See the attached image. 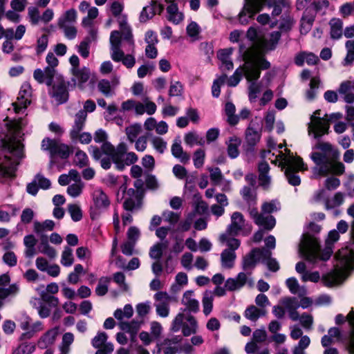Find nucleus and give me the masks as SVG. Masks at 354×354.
<instances>
[{
  "instance_id": "obj_61",
  "label": "nucleus",
  "mask_w": 354,
  "mask_h": 354,
  "mask_svg": "<svg viewBox=\"0 0 354 354\" xmlns=\"http://www.w3.org/2000/svg\"><path fill=\"white\" fill-rule=\"evenodd\" d=\"M310 344V339L308 336L304 335L301 337L298 344L294 348L293 354H306L305 349L308 347Z\"/></svg>"
},
{
  "instance_id": "obj_62",
  "label": "nucleus",
  "mask_w": 354,
  "mask_h": 354,
  "mask_svg": "<svg viewBox=\"0 0 354 354\" xmlns=\"http://www.w3.org/2000/svg\"><path fill=\"white\" fill-rule=\"evenodd\" d=\"M98 90L105 96L109 97L113 94V88L110 81L102 79L97 83Z\"/></svg>"
},
{
  "instance_id": "obj_50",
  "label": "nucleus",
  "mask_w": 354,
  "mask_h": 354,
  "mask_svg": "<svg viewBox=\"0 0 354 354\" xmlns=\"http://www.w3.org/2000/svg\"><path fill=\"white\" fill-rule=\"evenodd\" d=\"M108 335L104 332H98L97 335L92 339V346L99 349H104V346L109 342H106Z\"/></svg>"
},
{
  "instance_id": "obj_52",
  "label": "nucleus",
  "mask_w": 354,
  "mask_h": 354,
  "mask_svg": "<svg viewBox=\"0 0 354 354\" xmlns=\"http://www.w3.org/2000/svg\"><path fill=\"white\" fill-rule=\"evenodd\" d=\"M27 19L32 26H36L41 21V15L38 7L30 6L28 8Z\"/></svg>"
},
{
  "instance_id": "obj_49",
  "label": "nucleus",
  "mask_w": 354,
  "mask_h": 354,
  "mask_svg": "<svg viewBox=\"0 0 354 354\" xmlns=\"http://www.w3.org/2000/svg\"><path fill=\"white\" fill-rule=\"evenodd\" d=\"M214 296L212 292L206 291L204 293L202 304L203 308V313L205 316H208L213 309Z\"/></svg>"
},
{
  "instance_id": "obj_31",
  "label": "nucleus",
  "mask_w": 354,
  "mask_h": 354,
  "mask_svg": "<svg viewBox=\"0 0 354 354\" xmlns=\"http://www.w3.org/2000/svg\"><path fill=\"white\" fill-rule=\"evenodd\" d=\"M174 1L175 0H165L167 3H170L167 8L168 13L167 19L174 24H178L183 19V15L181 12H178L177 6L174 3Z\"/></svg>"
},
{
  "instance_id": "obj_44",
  "label": "nucleus",
  "mask_w": 354,
  "mask_h": 354,
  "mask_svg": "<svg viewBox=\"0 0 354 354\" xmlns=\"http://www.w3.org/2000/svg\"><path fill=\"white\" fill-rule=\"evenodd\" d=\"M24 243L26 246L25 254L27 257H32L36 254L35 245L37 239L32 235H27L24 239Z\"/></svg>"
},
{
  "instance_id": "obj_37",
  "label": "nucleus",
  "mask_w": 354,
  "mask_h": 354,
  "mask_svg": "<svg viewBox=\"0 0 354 354\" xmlns=\"http://www.w3.org/2000/svg\"><path fill=\"white\" fill-rule=\"evenodd\" d=\"M241 139L236 136L229 138L226 141L227 154L231 158H235L239 156V147L241 145Z\"/></svg>"
},
{
  "instance_id": "obj_6",
  "label": "nucleus",
  "mask_w": 354,
  "mask_h": 354,
  "mask_svg": "<svg viewBox=\"0 0 354 354\" xmlns=\"http://www.w3.org/2000/svg\"><path fill=\"white\" fill-rule=\"evenodd\" d=\"M337 263L333 272L324 276L323 279L328 286L341 283L353 268L354 254L346 248L342 249L335 254Z\"/></svg>"
},
{
  "instance_id": "obj_38",
  "label": "nucleus",
  "mask_w": 354,
  "mask_h": 354,
  "mask_svg": "<svg viewBox=\"0 0 354 354\" xmlns=\"http://www.w3.org/2000/svg\"><path fill=\"white\" fill-rule=\"evenodd\" d=\"M171 151L172 155L182 162H187L190 158L189 155L183 151L180 140H174L171 145Z\"/></svg>"
},
{
  "instance_id": "obj_12",
  "label": "nucleus",
  "mask_w": 354,
  "mask_h": 354,
  "mask_svg": "<svg viewBox=\"0 0 354 354\" xmlns=\"http://www.w3.org/2000/svg\"><path fill=\"white\" fill-rule=\"evenodd\" d=\"M329 124L323 118L311 115L310 121L308 125V133L309 136L315 139H319L328 133Z\"/></svg>"
},
{
  "instance_id": "obj_33",
  "label": "nucleus",
  "mask_w": 354,
  "mask_h": 354,
  "mask_svg": "<svg viewBox=\"0 0 354 354\" xmlns=\"http://www.w3.org/2000/svg\"><path fill=\"white\" fill-rule=\"evenodd\" d=\"M232 53V48L222 49L218 52V58L221 62V68L223 70H232L234 67L230 55Z\"/></svg>"
},
{
  "instance_id": "obj_47",
  "label": "nucleus",
  "mask_w": 354,
  "mask_h": 354,
  "mask_svg": "<svg viewBox=\"0 0 354 354\" xmlns=\"http://www.w3.org/2000/svg\"><path fill=\"white\" fill-rule=\"evenodd\" d=\"M142 132V125L140 123H133L125 129V133L128 140L133 143Z\"/></svg>"
},
{
  "instance_id": "obj_51",
  "label": "nucleus",
  "mask_w": 354,
  "mask_h": 354,
  "mask_svg": "<svg viewBox=\"0 0 354 354\" xmlns=\"http://www.w3.org/2000/svg\"><path fill=\"white\" fill-rule=\"evenodd\" d=\"M169 243L167 241H165L162 243H158L155 244L151 247L149 255L152 259H159L162 255L163 250H166L168 247Z\"/></svg>"
},
{
  "instance_id": "obj_28",
  "label": "nucleus",
  "mask_w": 354,
  "mask_h": 354,
  "mask_svg": "<svg viewBox=\"0 0 354 354\" xmlns=\"http://www.w3.org/2000/svg\"><path fill=\"white\" fill-rule=\"evenodd\" d=\"M58 335V328H53L46 331L38 340L37 345L41 348H45L52 345Z\"/></svg>"
},
{
  "instance_id": "obj_3",
  "label": "nucleus",
  "mask_w": 354,
  "mask_h": 354,
  "mask_svg": "<svg viewBox=\"0 0 354 354\" xmlns=\"http://www.w3.org/2000/svg\"><path fill=\"white\" fill-rule=\"evenodd\" d=\"M313 150L310 158L319 167L314 169L315 178L329 174L340 175L344 173V165L335 161L336 154L330 143L317 141Z\"/></svg>"
},
{
  "instance_id": "obj_22",
  "label": "nucleus",
  "mask_w": 354,
  "mask_h": 354,
  "mask_svg": "<svg viewBox=\"0 0 354 354\" xmlns=\"http://www.w3.org/2000/svg\"><path fill=\"white\" fill-rule=\"evenodd\" d=\"M295 270L297 273L301 276L302 281L307 282L311 281L317 283L320 279V274L319 272H309L306 270V266L305 263L300 261L296 264Z\"/></svg>"
},
{
  "instance_id": "obj_59",
  "label": "nucleus",
  "mask_w": 354,
  "mask_h": 354,
  "mask_svg": "<svg viewBox=\"0 0 354 354\" xmlns=\"http://www.w3.org/2000/svg\"><path fill=\"white\" fill-rule=\"evenodd\" d=\"M74 261L73 250L69 247H64L62 253L61 263L66 267L71 266Z\"/></svg>"
},
{
  "instance_id": "obj_64",
  "label": "nucleus",
  "mask_w": 354,
  "mask_h": 354,
  "mask_svg": "<svg viewBox=\"0 0 354 354\" xmlns=\"http://www.w3.org/2000/svg\"><path fill=\"white\" fill-rule=\"evenodd\" d=\"M87 16L83 18L82 24L84 27H91L93 20L95 19L98 15V9L95 7H91L88 10Z\"/></svg>"
},
{
  "instance_id": "obj_2",
  "label": "nucleus",
  "mask_w": 354,
  "mask_h": 354,
  "mask_svg": "<svg viewBox=\"0 0 354 354\" xmlns=\"http://www.w3.org/2000/svg\"><path fill=\"white\" fill-rule=\"evenodd\" d=\"M105 131L98 129L94 135L96 142H103L101 149L92 147V155L95 160H100L101 167L104 169L111 168L112 162L117 169L122 171L126 166L136 163L138 156L133 151L128 152V146L124 142L119 143L116 147L109 142Z\"/></svg>"
},
{
  "instance_id": "obj_41",
  "label": "nucleus",
  "mask_w": 354,
  "mask_h": 354,
  "mask_svg": "<svg viewBox=\"0 0 354 354\" xmlns=\"http://www.w3.org/2000/svg\"><path fill=\"white\" fill-rule=\"evenodd\" d=\"M72 73L78 81V86L83 88V84L86 82L90 77V70L84 67L82 68H72Z\"/></svg>"
},
{
  "instance_id": "obj_16",
  "label": "nucleus",
  "mask_w": 354,
  "mask_h": 354,
  "mask_svg": "<svg viewBox=\"0 0 354 354\" xmlns=\"http://www.w3.org/2000/svg\"><path fill=\"white\" fill-rule=\"evenodd\" d=\"M118 22L120 25V31H118L122 37V42H124V46H127L129 50L134 48V40L131 29L127 24V17L126 15L118 16Z\"/></svg>"
},
{
  "instance_id": "obj_60",
  "label": "nucleus",
  "mask_w": 354,
  "mask_h": 354,
  "mask_svg": "<svg viewBox=\"0 0 354 354\" xmlns=\"http://www.w3.org/2000/svg\"><path fill=\"white\" fill-rule=\"evenodd\" d=\"M84 187V183L82 180H79L68 187L67 194L73 198H76L82 193Z\"/></svg>"
},
{
  "instance_id": "obj_14",
  "label": "nucleus",
  "mask_w": 354,
  "mask_h": 354,
  "mask_svg": "<svg viewBox=\"0 0 354 354\" xmlns=\"http://www.w3.org/2000/svg\"><path fill=\"white\" fill-rule=\"evenodd\" d=\"M268 0H245L243 8L239 15V21L242 24L248 23V19L245 18L248 15L250 18L257 12H260L263 7V5Z\"/></svg>"
},
{
  "instance_id": "obj_34",
  "label": "nucleus",
  "mask_w": 354,
  "mask_h": 354,
  "mask_svg": "<svg viewBox=\"0 0 354 354\" xmlns=\"http://www.w3.org/2000/svg\"><path fill=\"white\" fill-rule=\"evenodd\" d=\"M236 255L235 252L224 250L221 253V264L224 269H232L234 266Z\"/></svg>"
},
{
  "instance_id": "obj_58",
  "label": "nucleus",
  "mask_w": 354,
  "mask_h": 354,
  "mask_svg": "<svg viewBox=\"0 0 354 354\" xmlns=\"http://www.w3.org/2000/svg\"><path fill=\"white\" fill-rule=\"evenodd\" d=\"M39 250L41 253L48 256L50 259H54L57 257L56 250L48 243L46 239L41 240L39 246Z\"/></svg>"
},
{
  "instance_id": "obj_39",
  "label": "nucleus",
  "mask_w": 354,
  "mask_h": 354,
  "mask_svg": "<svg viewBox=\"0 0 354 354\" xmlns=\"http://www.w3.org/2000/svg\"><path fill=\"white\" fill-rule=\"evenodd\" d=\"M286 284L290 292L294 295H298L302 297L306 294V289L304 286H301L295 277H290L286 279Z\"/></svg>"
},
{
  "instance_id": "obj_24",
  "label": "nucleus",
  "mask_w": 354,
  "mask_h": 354,
  "mask_svg": "<svg viewBox=\"0 0 354 354\" xmlns=\"http://www.w3.org/2000/svg\"><path fill=\"white\" fill-rule=\"evenodd\" d=\"M87 117L85 111H79L75 115L74 125L71 130L70 135L73 140L77 139L79 133H81Z\"/></svg>"
},
{
  "instance_id": "obj_35",
  "label": "nucleus",
  "mask_w": 354,
  "mask_h": 354,
  "mask_svg": "<svg viewBox=\"0 0 354 354\" xmlns=\"http://www.w3.org/2000/svg\"><path fill=\"white\" fill-rule=\"evenodd\" d=\"M304 10V15L301 20L300 31L302 34H306L310 30L315 21V16L311 13L310 8L307 10Z\"/></svg>"
},
{
  "instance_id": "obj_10",
  "label": "nucleus",
  "mask_w": 354,
  "mask_h": 354,
  "mask_svg": "<svg viewBox=\"0 0 354 354\" xmlns=\"http://www.w3.org/2000/svg\"><path fill=\"white\" fill-rule=\"evenodd\" d=\"M281 37V33L279 31L273 32L270 34V39L266 40L265 39H258L254 41L253 45L249 48L243 55H245L248 52L254 50V51L258 52L263 58H264V53L266 50H273Z\"/></svg>"
},
{
  "instance_id": "obj_4",
  "label": "nucleus",
  "mask_w": 354,
  "mask_h": 354,
  "mask_svg": "<svg viewBox=\"0 0 354 354\" xmlns=\"http://www.w3.org/2000/svg\"><path fill=\"white\" fill-rule=\"evenodd\" d=\"M245 77L250 82L248 86L249 97L255 100L261 91V84L256 82L261 75V70L270 68V64L265 58L254 50L243 55Z\"/></svg>"
},
{
  "instance_id": "obj_56",
  "label": "nucleus",
  "mask_w": 354,
  "mask_h": 354,
  "mask_svg": "<svg viewBox=\"0 0 354 354\" xmlns=\"http://www.w3.org/2000/svg\"><path fill=\"white\" fill-rule=\"evenodd\" d=\"M150 142L153 149L160 153H163L167 149V142L163 138L158 136H151L150 138Z\"/></svg>"
},
{
  "instance_id": "obj_11",
  "label": "nucleus",
  "mask_w": 354,
  "mask_h": 354,
  "mask_svg": "<svg viewBox=\"0 0 354 354\" xmlns=\"http://www.w3.org/2000/svg\"><path fill=\"white\" fill-rule=\"evenodd\" d=\"M31 95L32 88L30 84L28 82H24L21 86L17 100L12 103L15 113H19L28 107L31 102Z\"/></svg>"
},
{
  "instance_id": "obj_63",
  "label": "nucleus",
  "mask_w": 354,
  "mask_h": 354,
  "mask_svg": "<svg viewBox=\"0 0 354 354\" xmlns=\"http://www.w3.org/2000/svg\"><path fill=\"white\" fill-rule=\"evenodd\" d=\"M281 304L288 313L297 310L299 307V304L295 297H284L281 300Z\"/></svg>"
},
{
  "instance_id": "obj_20",
  "label": "nucleus",
  "mask_w": 354,
  "mask_h": 354,
  "mask_svg": "<svg viewBox=\"0 0 354 354\" xmlns=\"http://www.w3.org/2000/svg\"><path fill=\"white\" fill-rule=\"evenodd\" d=\"M250 214L257 225L263 226L267 230L272 229L276 224L275 218L272 216L259 214L257 209H251Z\"/></svg>"
},
{
  "instance_id": "obj_36",
  "label": "nucleus",
  "mask_w": 354,
  "mask_h": 354,
  "mask_svg": "<svg viewBox=\"0 0 354 354\" xmlns=\"http://www.w3.org/2000/svg\"><path fill=\"white\" fill-rule=\"evenodd\" d=\"M259 170V180L261 186L267 188L270 184V177L268 175L270 170V167L266 162L259 163L258 167Z\"/></svg>"
},
{
  "instance_id": "obj_25",
  "label": "nucleus",
  "mask_w": 354,
  "mask_h": 354,
  "mask_svg": "<svg viewBox=\"0 0 354 354\" xmlns=\"http://www.w3.org/2000/svg\"><path fill=\"white\" fill-rule=\"evenodd\" d=\"M77 11L73 8L69 9L59 17L57 20V26L60 28L74 26L77 21Z\"/></svg>"
},
{
  "instance_id": "obj_45",
  "label": "nucleus",
  "mask_w": 354,
  "mask_h": 354,
  "mask_svg": "<svg viewBox=\"0 0 354 354\" xmlns=\"http://www.w3.org/2000/svg\"><path fill=\"white\" fill-rule=\"evenodd\" d=\"M120 327L122 330L130 333L132 339H133L140 327V323L135 320H132L131 322H121L120 323Z\"/></svg>"
},
{
  "instance_id": "obj_57",
  "label": "nucleus",
  "mask_w": 354,
  "mask_h": 354,
  "mask_svg": "<svg viewBox=\"0 0 354 354\" xmlns=\"http://www.w3.org/2000/svg\"><path fill=\"white\" fill-rule=\"evenodd\" d=\"M111 281V279L107 277H101L99 281L97 286L95 288V293L98 296H104L108 292V286Z\"/></svg>"
},
{
  "instance_id": "obj_54",
  "label": "nucleus",
  "mask_w": 354,
  "mask_h": 354,
  "mask_svg": "<svg viewBox=\"0 0 354 354\" xmlns=\"http://www.w3.org/2000/svg\"><path fill=\"white\" fill-rule=\"evenodd\" d=\"M55 227V223L52 220H46L43 223L35 222L34 230L36 233L40 234L45 231H51Z\"/></svg>"
},
{
  "instance_id": "obj_32",
  "label": "nucleus",
  "mask_w": 354,
  "mask_h": 354,
  "mask_svg": "<svg viewBox=\"0 0 354 354\" xmlns=\"http://www.w3.org/2000/svg\"><path fill=\"white\" fill-rule=\"evenodd\" d=\"M353 82L351 81H344L340 84L338 92L343 95L344 100L346 103L354 102V93L352 92Z\"/></svg>"
},
{
  "instance_id": "obj_46",
  "label": "nucleus",
  "mask_w": 354,
  "mask_h": 354,
  "mask_svg": "<svg viewBox=\"0 0 354 354\" xmlns=\"http://www.w3.org/2000/svg\"><path fill=\"white\" fill-rule=\"evenodd\" d=\"M330 35L333 39H339L342 35L343 22L341 19L333 18L330 21Z\"/></svg>"
},
{
  "instance_id": "obj_29",
  "label": "nucleus",
  "mask_w": 354,
  "mask_h": 354,
  "mask_svg": "<svg viewBox=\"0 0 354 354\" xmlns=\"http://www.w3.org/2000/svg\"><path fill=\"white\" fill-rule=\"evenodd\" d=\"M93 201L97 209L107 208L110 205V201L106 194L100 189H95L93 194Z\"/></svg>"
},
{
  "instance_id": "obj_27",
  "label": "nucleus",
  "mask_w": 354,
  "mask_h": 354,
  "mask_svg": "<svg viewBox=\"0 0 354 354\" xmlns=\"http://www.w3.org/2000/svg\"><path fill=\"white\" fill-rule=\"evenodd\" d=\"M261 131L258 124L251 122L245 131V140L249 145H256L260 140Z\"/></svg>"
},
{
  "instance_id": "obj_40",
  "label": "nucleus",
  "mask_w": 354,
  "mask_h": 354,
  "mask_svg": "<svg viewBox=\"0 0 354 354\" xmlns=\"http://www.w3.org/2000/svg\"><path fill=\"white\" fill-rule=\"evenodd\" d=\"M188 324H184L181 328L184 336L187 337L195 334L198 330V322L194 317L188 315L186 317Z\"/></svg>"
},
{
  "instance_id": "obj_42",
  "label": "nucleus",
  "mask_w": 354,
  "mask_h": 354,
  "mask_svg": "<svg viewBox=\"0 0 354 354\" xmlns=\"http://www.w3.org/2000/svg\"><path fill=\"white\" fill-rule=\"evenodd\" d=\"M266 314L265 309H260L254 305L248 306L244 313V316L252 322H256L261 316Z\"/></svg>"
},
{
  "instance_id": "obj_48",
  "label": "nucleus",
  "mask_w": 354,
  "mask_h": 354,
  "mask_svg": "<svg viewBox=\"0 0 354 354\" xmlns=\"http://www.w3.org/2000/svg\"><path fill=\"white\" fill-rule=\"evenodd\" d=\"M133 309L131 304H126L123 309L118 308L114 312V317L120 322L124 319H129L133 316Z\"/></svg>"
},
{
  "instance_id": "obj_43",
  "label": "nucleus",
  "mask_w": 354,
  "mask_h": 354,
  "mask_svg": "<svg viewBox=\"0 0 354 354\" xmlns=\"http://www.w3.org/2000/svg\"><path fill=\"white\" fill-rule=\"evenodd\" d=\"M156 1H151L150 5L145 6L142 8L139 17V20L140 22L145 23L153 18L156 14L155 6H156Z\"/></svg>"
},
{
  "instance_id": "obj_15",
  "label": "nucleus",
  "mask_w": 354,
  "mask_h": 354,
  "mask_svg": "<svg viewBox=\"0 0 354 354\" xmlns=\"http://www.w3.org/2000/svg\"><path fill=\"white\" fill-rule=\"evenodd\" d=\"M329 6L328 0H297V10H307L310 8L311 13L316 15L317 12L324 13Z\"/></svg>"
},
{
  "instance_id": "obj_30",
  "label": "nucleus",
  "mask_w": 354,
  "mask_h": 354,
  "mask_svg": "<svg viewBox=\"0 0 354 354\" xmlns=\"http://www.w3.org/2000/svg\"><path fill=\"white\" fill-rule=\"evenodd\" d=\"M236 235H232L228 233L227 231L221 234L219 236L218 240L221 243L225 244L228 248L226 250H232L235 252L240 246L241 242L239 239L234 238Z\"/></svg>"
},
{
  "instance_id": "obj_8",
  "label": "nucleus",
  "mask_w": 354,
  "mask_h": 354,
  "mask_svg": "<svg viewBox=\"0 0 354 354\" xmlns=\"http://www.w3.org/2000/svg\"><path fill=\"white\" fill-rule=\"evenodd\" d=\"M110 49L111 57L115 62H122V64L128 68H131L136 64V59L132 55H125L122 48L124 47L127 50L133 52V50H129L127 46H124V42H122V37L118 30H113L111 32L110 35Z\"/></svg>"
},
{
  "instance_id": "obj_5",
  "label": "nucleus",
  "mask_w": 354,
  "mask_h": 354,
  "mask_svg": "<svg viewBox=\"0 0 354 354\" xmlns=\"http://www.w3.org/2000/svg\"><path fill=\"white\" fill-rule=\"evenodd\" d=\"M339 239V232L335 230H331L328 234L326 240V248L322 252H319V245L316 238L306 234L299 245L300 254L308 261L315 263L318 259L326 261L328 260L332 252L333 245Z\"/></svg>"
},
{
  "instance_id": "obj_55",
  "label": "nucleus",
  "mask_w": 354,
  "mask_h": 354,
  "mask_svg": "<svg viewBox=\"0 0 354 354\" xmlns=\"http://www.w3.org/2000/svg\"><path fill=\"white\" fill-rule=\"evenodd\" d=\"M35 350V345L31 342H23L16 347L12 354H31Z\"/></svg>"
},
{
  "instance_id": "obj_53",
  "label": "nucleus",
  "mask_w": 354,
  "mask_h": 354,
  "mask_svg": "<svg viewBox=\"0 0 354 354\" xmlns=\"http://www.w3.org/2000/svg\"><path fill=\"white\" fill-rule=\"evenodd\" d=\"M236 108L232 102H227L225 106V112L227 116V122L231 125H235L239 122V116L235 115Z\"/></svg>"
},
{
  "instance_id": "obj_19",
  "label": "nucleus",
  "mask_w": 354,
  "mask_h": 354,
  "mask_svg": "<svg viewBox=\"0 0 354 354\" xmlns=\"http://www.w3.org/2000/svg\"><path fill=\"white\" fill-rule=\"evenodd\" d=\"M26 32V26L24 24L18 25L15 28H4L0 24V39L5 37L7 39L21 40Z\"/></svg>"
},
{
  "instance_id": "obj_17",
  "label": "nucleus",
  "mask_w": 354,
  "mask_h": 354,
  "mask_svg": "<svg viewBox=\"0 0 354 354\" xmlns=\"http://www.w3.org/2000/svg\"><path fill=\"white\" fill-rule=\"evenodd\" d=\"M250 273L239 272L234 278H228L225 283V288L227 290L234 291L241 289L248 282L252 285L253 281L249 279Z\"/></svg>"
},
{
  "instance_id": "obj_9",
  "label": "nucleus",
  "mask_w": 354,
  "mask_h": 354,
  "mask_svg": "<svg viewBox=\"0 0 354 354\" xmlns=\"http://www.w3.org/2000/svg\"><path fill=\"white\" fill-rule=\"evenodd\" d=\"M226 231L232 235H248L252 231V226L245 221L243 215L238 212H234L231 216V223Z\"/></svg>"
},
{
  "instance_id": "obj_26",
  "label": "nucleus",
  "mask_w": 354,
  "mask_h": 354,
  "mask_svg": "<svg viewBox=\"0 0 354 354\" xmlns=\"http://www.w3.org/2000/svg\"><path fill=\"white\" fill-rule=\"evenodd\" d=\"M180 336H175L171 339H166L160 345V349L164 354H176L178 351V344L181 342Z\"/></svg>"
},
{
  "instance_id": "obj_13",
  "label": "nucleus",
  "mask_w": 354,
  "mask_h": 354,
  "mask_svg": "<svg viewBox=\"0 0 354 354\" xmlns=\"http://www.w3.org/2000/svg\"><path fill=\"white\" fill-rule=\"evenodd\" d=\"M272 252L266 249L255 248L247 254L243 260L242 267L245 271L254 269L257 263L262 260V258H269Z\"/></svg>"
},
{
  "instance_id": "obj_23",
  "label": "nucleus",
  "mask_w": 354,
  "mask_h": 354,
  "mask_svg": "<svg viewBox=\"0 0 354 354\" xmlns=\"http://www.w3.org/2000/svg\"><path fill=\"white\" fill-rule=\"evenodd\" d=\"M181 303L189 312L197 313L199 310V301L192 290H187L183 293Z\"/></svg>"
},
{
  "instance_id": "obj_21",
  "label": "nucleus",
  "mask_w": 354,
  "mask_h": 354,
  "mask_svg": "<svg viewBox=\"0 0 354 354\" xmlns=\"http://www.w3.org/2000/svg\"><path fill=\"white\" fill-rule=\"evenodd\" d=\"M55 69L46 67L44 71L40 68L35 70L33 73L34 79L39 83H45L50 86L53 83V79L55 75Z\"/></svg>"
},
{
  "instance_id": "obj_18",
  "label": "nucleus",
  "mask_w": 354,
  "mask_h": 354,
  "mask_svg": "<svg viewBox=\"0 0 354 354\" xmlns=\"http://www.w3.org/2000/svg\"><path fill=\"white\" fill-rule=\"evenodd\" d=\"M51 95L59 103L65 102L68 99L67 83L62 77H57V82L53 83Z\"/></svg>"
},
{
  "instance_id": "obj_7",
  "label": "nucleus",
  "mask_w": 354,
  "mask_h": 354,
  "mask_svg": "<svg viewBox=\"0 0 354 354\" xmlns=\"http://www.w3.org/2000/svg\"><path fill=\"white\" fill-rule=\"evenodd\" d=\"M286 153L280 151L274 160L272 162L277 164L279 162V166L285 169V175L288 183L297 186L301 183L300 177L298 175L299 171L306 170L307 168L300 157H295L290 153V151L286 149Z\"/></svg>"
},
{
  "instance_id": "obj_1",
  "label": "nucleus",
  "mask_w": 354,
  "mask_h": 354,
  "mask_svg": "<svg viewBox=\"0 0 354 354\" xmlns=\"http://www.w3.org/2000/svg\"><path fill=\"white\" fill-rule=\"evenodd\" d=\"M27 124L23 119L5 120L4 138L1 141L3 149L12 154L0 158V175L3 178H13L19 161L23 158V145L20 141L22 129Z\"/></svg>"
}]
</instances>
